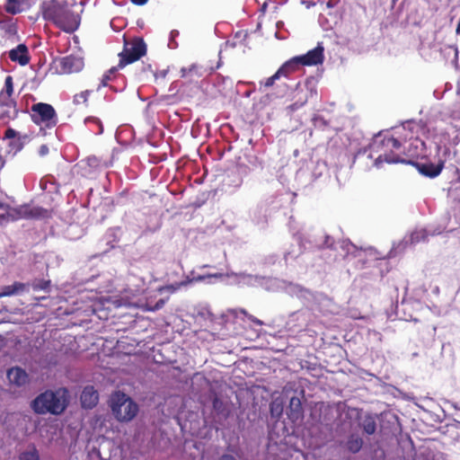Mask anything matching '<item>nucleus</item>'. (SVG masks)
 <instances>
[{
    "mask_svg": "<svg viewBox=\"0 0 460 460\" xmlns=\"http://www.w3.org/2000/svg\"><path fill=\"white\" fill-rule=\"evenodd\" d=\"M241 313H242V314H245V315H247V316H248V318H249L251 321H252L253 323H255L256 324H259V325H262V324H263V323H262L261 320L256 319V318H255V317H253L252 315H248V314H247V312H246L244 309H242V310H241Z\"/></svg>",
    "mask_w": 460,
    "mask_h": 460,
    "instance_id": "30",
    "label": "nucleus"
},
{
    "mask_svg": "<svg viewBox=\"0 0 460 460\" xmlns=\"http://www.w3.org/2000/svg\"><path fill=\"white\" fill-rule=\"evenodd\" d=\"M61 70L64 73H74L80 71L84 66L81 58L68 56L60 59Z\"/></svg>",
    "mask_w": 460,
    "mask_h": 460,
    "instance_id": "6",
    "label": "nucleus"
},
{
    "mask_svg": "<svg viewBox=\"0 0 460 460\" xmlns=\"http://www.w3.org/2000/svg\"><path fill=\"white\" fill-rule=\"evenodd\" d=\"M16 135H17L16 131L13 128H8L5 132L6 138H13V137H16Z\"/></svg>",
    "mask_w": 460,
    "mask_h": 460,
    "instance_id": "31",
    "label": "nucleus"
},
{
    "mask_svg": "<svg viewBox=\"0 0 460 460\" xmlns=\"http://www.w3.org/2000/svg\"><path fill=\"white\" fill-rule=\"evenodd\" d=\"M7 378L11 385H14L16 386L24 385L28 382V375L21 367H12L9 369L7 372Z\"/></svg>",
    "mask_w": 460,
    "mask_h": 460,
    "instance_id": "8",
    "label": "nucleus"
},
{
    "mask_svg": "<svg viewBox=\"0 0 460 460\" xmlns=\"http://www.w3.org/2000/svg\"><path fill=\"white\" fill-rule=\"evenodd\" d=\"M29 285L22 282H14L12 285L4 286L0 291V298L19 295L28 289Z\"/></svg>",
    "mask_w": 460,
    "mask_h": 460,
    "instance_id": "12",
    "label": "nucleus"
},
{
    "mask_svg": "<svg viewBox=\"0 0 460 460\" xmlns=\"http://www.w3.org/2000/svg\"><path fill=\"white\" fill-rule=\"evenodd\" d=\"M2 92L4 93H7V94H10V95L13 94V78H12V76H7L5 78L4 90H3Z\"/></svg>",
    "mask_w": 460,
    "mask_h": 460,
    "instance_id": "27",
    "label": "nucleus"
},
{
    "mask_svg": "<svg viewBox=\"0 0 460 460\" xmlns=\"http://www.w3.org/2000/svg\"><path fill=\"white\" fill-rule=\"evenodd\" d=\"M48 152H49V148H48V146H47L43 145V146H40V154L41 155H47V154H48Z\"/></svg>",
    "mask_w": 460,
    "mask_h": 460,
    "instance_id": "32",
    "label": "nucleus"
},
{
    "mask_svg": "<svg viewBox=\"0 0 460 460\" xmlns=\"http://www.w3.org/2000/svg\"><path fill=\"white\" fill-rule=\"evenodd\" d=\"M146 53V45L142 39H135L130 43H127L124 54L120 60L119 66L132 63L138 60Z\"/></svg>",
    "mask_w": 460,
    "mask_h": 460,
    "instance_id": "2",
    "label": "nucleus"
},
{
    "mask_svg": "<svg viewBox=\"0 0 460 460\" xmlns=\"http://www.w3.org/2000/svg\"><path fill=\"white\" fill-rule=\"evenodd\" d=\"M270 413L273 417H279L284 411V404H270Z\"/></svg>",
    "mask_w": 460,
    "mask_h": 460,
    "instance_id": "24",
    "label": "nucleus"
},
{
    "mask_svg": "<svg viewBox=\"0 0 460 460\" xmlns=\"http://www.w3.org/2000/svg\"><path fill=\"white\" fill-rule=\"evenodd\" d=\"M110 402H132L131 399L124 393L118 391L115 392L111 399Z\"/></svg>",
    "mask_w": 460,
    "mask_h": 460,
    "instance_id": "21",
    "label": "nucleus"
},
{
    "mask_svg": "<svg viewBox=\"0 0 460 460\" xmlns=\"http://www.w3.org/2000/svg\"><path fill=\"white\" fill-rule=\"evenodd\" d=\"M44 18L51 20L59 28L66 32H72L79 25V17L75 14L67 5L58 2L49 3L43 11Z\"/></svg>",
    "mask_w": 460,
    "mask_h": 460,
    "instance_id": "1",
    "label": "nucleus"
},
{
    "mask_svg": "<svg viewBox=\"0 0 460 460\" xmlns=\"http://www.w3.org/2000/svg\"><path fill=\"white\" fill-rule=\"evenodd\" d=\"M184 285H186V282H181V283H176V284H173V285H169V286L162 287V288H159V292L168 291L170 293H173L174 291H176L181 286H184Z\"/></svg>",
    "mask_w": 460,
    "mask_h": 460,
    "instance_id": "25",
    "label": "nucleus"
},
{
    "mask_svg": "<svg viewBox=\"0 0 460 460\" xmlns=\"http://www.w3.org/2000/svg\"><path fill=\"white\" fill-rule=\"evenodd\" d=\"M88 95H89V92L88 91H84V92H82L78 94H75V97H74V102L77 104H80V103H84L87 102V99H88Z\"/></svg>",
    "mask_w": 460,
    "mask_h": 460,
    "instance_id": "26",
    "label": "nucleus"
},
{
    "mask_svg": "<svg viewBox=\"0 0 460 460\" xmlns=\"http://www.w3.org/2000/svg\"><path fill=\"white\" fill-rule=\"evenodd\" d=\"M442 165H434L431 164H422L420 167V172L427 176L434 177L440 173Z\"/></svg>",
    "mask_w": 460,
    "mask_h": 460,
    "instance_id": "17",
    "label": "nucleus"
},
{
    "mask_svg": "<svg viewBox=\"0 0 460 460\" xmlns=\"http://www.w3.org/2000/svg\"><path fill=\"white\" fill-rule=\"evenodd\" d=\"M97 404H82V407L85 410H91L93 409L94 406H96Z\"/></svg>",
    "mask_w": 460,
    "mask_h": 460,
    "instance_id": "36",
    "label": "nucleus"
},
{
    "mask_svg": "<svg viewBox=\"0 0 460 460\" xmlns=\"http://www.w3.org/2000/svg\"><path fill=\"white\" fill-rule=\"evenodd\" d=\"M3 164L2 157L0 156V165Z\"/></svg>",
    "mask_w": 460,
    "mask_h": 460,
    "instance_id": "43",
    "label": "nucleus"
},
{
    "mask_svg": "<svg viewBox=\"0 0 460 460\" xmlns=\"http://www.w3.org/2000/svg\"><path fill=\"white\" fill-rule=\"evenodd\" d=\"M5 346L4 338L0 335V349H2Z\"/></svg>",
    "mask_w": 460,
    "mask_h": 460,
    "instance_id": "38",
    "label": "nucleus"
},
{
    "mask_svg": "<svg viewBox=\"0 0 460 460\" xmlns=\"http://www.w3.org/2000/svg\"><path fill=\"white\" fill-rule=\"evenodd\" d=\"M251 394L253 395L254 401H259L260 400L259 397H261V400H265V401L268 400L267 396H264V394L268 395L269 394L264 389V387H261V386L252 387L251 390Z\"/></svg>",
    "mask_w": 460,
    "mask_h": 460,
    "instance_id": "20",
    "label": "nucleus"
},
{
    "mask_svg": "<svg viewBox=\"0 0 460 460\" xmlns=\"http://www.w3.org/2000/svg\"><path fill=\"white\" fill-rule=\"evenodd\" d=\"M12 220L11 208L0 203V224Z\"/></svg>",
    "mask_w": 460,
    "mask_h": 460,
    "instance_id": "18",
    "label": "nucleus"
},
{
    "mask_svg": "<svg viewBox=\"0 0 460 460\" xmlns=\"http://www.w3.org/2000/svg\"><path fill=\"white\" fill-rule=\"evenodd\" d=\"M363 446V439L358 435H350L346 443L347 449L353 454L360 451Z\"/></svg>",
    "mask_w": 460,
    "mask_h": 460,
    "instance_id": "14",
    "label": "nucleus"
},
{
    "mask_svg": "<svg viewBox=\"0 0 460 460\" xmlns=\"http://www.w3.org/2000/svg\"><path fill=\"white\" fill-rule=\"evenodd\" d=\"M292 63H286L280 67L272 76L267 79L265 82L266 87H270L274 84L275 81L280 77L281 75H287L291 71Z\"/></svg>",
    "mask_w": 460,
    "mask_h": 460,
    "instance_id": "16",
    "label": "nucleus"
},
{
    "mask_svg": "<svg viewBox=\"0 0 460 460\" xmlns=\"http://www.w3.org/2000/svg\"><path fill=\"white\" fill-rule=\"evenodd\" d=\"M31 111L35 113L34 120L39 122L37 116H39L41 121H48L55 116V111L53 107L47 103H37L31 107Z\"/></svg>",
    "mask_w": 460,
    "mask_h": 460,
    "instance_id": "7",
    "label": "nucleus"
},
{
    "mask_svg": "<svg viewBox=\"0 0 460 460\" xmlns=\"http://www.w3.org/2000/svg\"><path fill=\"white\" fill-rule=\"evenodd\" d=\"M362 426H363V430L368 435H372L376 432V421L371 417L366 418L363 421Z\"/></svg>",
    "mask_w": 460,
    "mask_h": 460,
    "instance_id": "19",
    "label": "nucleus"
},
{
    "mask_svg": "<svg viewBox=\"0 0 460 460\" xmlns=\"http://www.w3.org/2000/svg\"><path fill=\"white\" fill-rule=\"evenodd\" d=\"M206 278H208L207 276H198L197 278L191 279V280H189L187 283H190L191 281H201L203 279H205Z\"/></svg>",
    "mask_w": 460,
    "mask_h": 460,
    "instance_id": "34",
    "label": "nucleus"
},
{
    "mask_svg": "<svg viewBox=\"0 0 460 460\" xmlns=\"http://www.w3.org/2000/svg\"><path fill=\"white\" fill-rule=\"evenodd\" d=\"M456 409L460 410V407L456 406Z\"/></svg>",
    "mask_w": 460,
    "mask_h": 460,
    "instance_id": "45",
    "label": "nucleus"
},
{
    "mask_svg": "<svg viewBox=\"0 0 460 460\" xmlns=\"http://www.w3.org/2000/svg\"><path fill=\"white\" fill-rule=\"evenodd\" d=\"M135 4L142 5L147 2V0H131Z\"/></svg>",
    "mask_w": 460,
    "mask_h": 460,
    "instance_id": "35",
    "label": "nucleus"
},
{
    "mask_svg": "<svg viewBox=\"0 0 460 460\" xmlns=\"http://www.w3.org/2000/svg\"><path fill=\"white\" fill-rule=\"evenodd\" d=\"M12 220H17L22 217H38L40 216V210L38 208H30L22 206L17 208H11Z\"/></svg>",
    "mask_w": 460,
    "mask_h": 460,
    "instance_id": "10",
    "label": "nucleus"
},
{
    "mask_svg": "<svg viewBox=\"0 0 460 460\" xmlns=\"http://www.w3.org/2000/svg\"><path fill=\"white\" fill-rule=\"evenodd\" d=\"M289 407L292 411H295L296 415V419L302 417V404L296 403V404H289Z\"/></svg>",
    "mask_w": 460,
    "mask_h": 460,
    "instance_id": "29",
    "label": "nucleus"
},
{
    "mask_svg": "<svg viewBox=\"0 0 460 460\" xmlns=\"http://www.w3.org/2000/svg\"><path fill=\"white\" fill-rule=\"evenodd\" d=\"M219 460H236L233 456L230 455H223Z\"/></svg>",
    "mask_w": 460,
    "mask_h": 460,
    "instance_id": "33",
    "label": "nucleus"
},
{
    "mask_svg": "<svg viewBox=\"0 0 460 460\" xmlns=\"http://www.w3.org/2000/svg\"><path fill=\"white\" fill-rule=\"evenodd\" d=\"M20 460H40L38 451L33 448L31 451H25L21 454Z\"/></svg>",
    "mask_w": 460,
    "mask_h": 460,
    "instance_id": "22",
    "label": "nucleus"
},
{
    "mask_svg": "<svg viewBox=\"0 0 460 460\" xmlns=\"http://www.w3.org/2000/svg\"><path fill=\"white\" fill-rule=\"evenodd\" d=\"M98 399L97 391L93 386H86L80 396L81 402H95Z\"/></svg>",
    "mask_w": 460,
    "mask_h": 460,
    "instance_id": "15",
    "label": "nucleus"
},
{
    "mask_svg": "<svg viewBox=\"0 0 460 460\" xmlns=\"http://www.w3.org/2000/svg\"><path fill=\"white\" fill-rule=\"evenodd\" d=\"M323 48L321 46L316 47L314 49L309 51L306 55L296 57L288 63H292L291 70H294L296 64H302L306 66L317 65L323 62Z\"/></svg>",
    "mask_w": 460,
    "mask_h": 460,
    "instance_id": "5",
    "label": "nucleus"
},
{
    "mask_svg": "<svg viewBox=\"0 0 460 460\" xmlns=\"http://www.w3.org/2000/svg\"><path fill=\"white\" fill-rule=\"evenodd\" d=\"M289 402H290V403H293V402H300V400H299L298 398L292 397V398H290Z\"/></svg>",
    "mask_w": 460,
    "mask_h": 460,
    "instance_id": "40",
    "label": "nucleus"
},
{
    "mask_svg": "<svg viewBox=\"0 0 460 460\" xmlns=\"http://www.w3.org/2000/svg\"><path fill=\"white\" fill-rule=\"evenodd\" d=\"M181 72H182V74H183V75H185V72H186V68H182V69H181Z\"/></svg>",
    "mask_w": 460,
    "mask_h": 460,
    "instance_id": "42",
    "label": "nucleus"
},
{
    "mask_svg": "<svg viewBox=\"0 0 460 460\" xmlns=\"http://www.w3.org/2000/svg\"><path fill=\"white\" fill-rule=\"evenodd\" d=\"M0 105L11 109V111H4L2 114V117L5 116L8 118H12L16 115L17 111L15 109V102L12 99V95L1 92L0 93Z\"/></svg>",
    "mask_w": 460,
    "mask_h": 460,
    "instance_id": "13",
    "label": "nucleus"
},
{
    "mask_svg": "<svg viewBox=\"0 0 460 460\" xmlns=\"http://www.w3.org/2000/svg\"><path fill=\"white\" fill-rule=\"evenodd\" d=\"M456 32H457V34L460 35V21H459V23H458V26H457V29H456Z\"/></svg>",
    "mask_w": 460,
    "mask_h": 460,
    "instance_id": "41",
    "label": "nucleus"
},
{
    "mask_svg": "<svg viewBox=\"0 0 460 460\" xmlns=\"http://www.w3.org/2000/svg\"><path fill=\"white\" fill-rule=\"evenodd\" d=\"M115 418L121 422L131 420L138 412V404H111Z\"/></svg>",
    "mask_w": 460,
    "mask_h": 460,
    "instance_id": "4",
    "label": "nucleus"
},
{
    "mask_svg": "<svg viewBox=\"0 0 460 460\" xmlns=\"http://www.w3.org/2000/svg\"><path fill=\"white\" fill-rule=\"evenodd\" d=\"M50 282L49 280H40L33 283L32 287L35 290L43 289L48 290L49 288Z\"/></svg>",
    "mask_w": 460,
    "mask_h": 460,
    "instance_id": "28",
    "label": "nucleus"
},
{
    "mask_svg": "<svg viewBox=\"0 0 460 460\" xmlns=\"http://www.w3.org/2000/svg\"><path fill=\"white\" fill-rule=\"evenodd\" d=\"M70 400L68 390L65 387L46 390L39 394L32 402H66Z\"/></svg>",
    "mask_w": 460,
    "mask_h": 460,
    "instance_id": "3",
    "label": "nucleus"
},
{
    "mask_svg": "<svg viewBox=\"0 0 460 460\" xmlns=\"http://www.w3.org/2000/svg\"><path fill=\"white\" fill-rule=\"evenodd\" d=\"M192 68H195V65H192V66H191V67L190 68V71Z\"/></svg>",
    "mask_w": 460,
    "mask_h": 460,
    "instance_id": "44",
    "label": "nucleus"
},
{
    "mask_svg": "<svg viewBox=\"0 0 460 460\" xmlns=\"http://www.w3.org/2000/svg\"><path fill=\"white\" fill-rule=\"evenodd\" d=\"M164 304V300L161 299L159 300L156 305H155V308L158 309V308H161Z\"/></svg>",
    "mask_w": 460,
    "mask_h": 460,
    "instance_id": "37",
    "label": "nucleus"
},
{
    "mask_svg": "<svg viewBox=\"0 0 460 460\" xmlns=\"http://www.w3.org/2000/svg\"><path fill=\"white\" fill-rule=\"evenodd\" d=\"M223 276V274L221 273H216V274H210V275H208L207 277L208 278H210V277H214V278H221Z\"/></svg>",
    "mask_w": 460,
    "mask_h": 460,
    "instance_id": "39",
    "label": "nucleus"
},
{
    "mask_svg": "<svg viewBox=\"0 0 460 460\" xmlns=\"http://www.w3.org/2000/svg\"><path fill=\"white\" fill-rule=\"evenodd\" d=\"M5 9L8 13L13 14L19 13L21 10L19 8L18 0H7Z\"/></svg>",
    "mask_w": 460,
    "mask_h": 460,
    "instance_id": "23",
    "label": "nucleus"
},
{
    "mask_svg": "<svg viewBox=\"0 0 460 460\" xmlns=\"http://www.w3.org/2000/svg\"><path fill=\"white\" fill-rule=\"evenodd\" d=\"M9 58L12 61L18 62L22 66L27 65L30 60L27 47L24 44H20L9 52Z\"/></svg>",
    "mask_w": 460,
    "mask_h": 460,
    "instance_id": "9",
    "label": "nucleus"
},
{
    "mask_svg": "<svg viewBox=\"0 0 460 460\" xmlns=\"http://www.w3.org/2000/svg\"><path fill=\"white\" fill-rule=\"evenodd\" d=\"M32 406L33 411L36 413L43 414L46 412H50L52 414L58 415L61 414L66 409L68 404H31Z\"/></svg>",
    "mask_w": 460,
    "mask_h": 460,
    "instance_id": "11",
    "label": "nucleus"
}]
</instances>
